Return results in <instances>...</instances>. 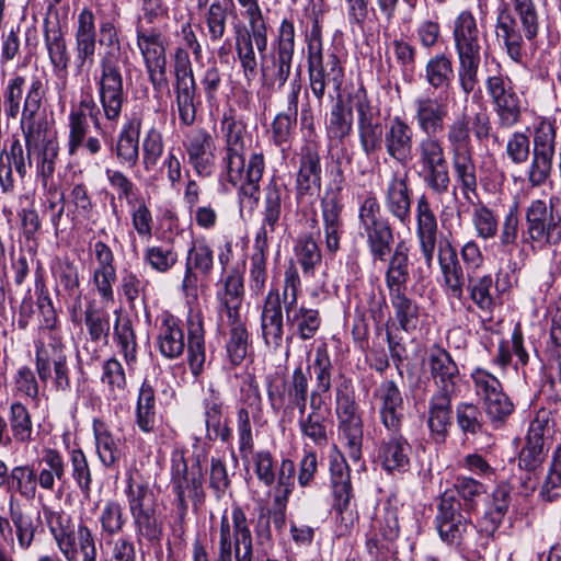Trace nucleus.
Returning a JSON list of instances; mask_svg holds the SVG:
<instances>
[{"label":"nucleus","instance_id":"obj_1","mask_svg":"<svg viewBox=\"0 0 561 561\" xmlns=\"http://www.w3.org/2000/svg\"><path fill=\"white\" fill-rule=\"evenodd\" d=\"M100 76L96 78L98 96L103 115L108 122H117L127 100L121 65L128 64V55L123 49L119 32L113 20L99 25Z\"/></svg>","mask_w":561,"mask_h":561},{"label":"nucleus","instance_id":"obj_2","mask_svg":"<svg viewBox=\"0 0 561 561\" xmlns=\"http://www.w3.org/2000/svg\"><path fill=\"white\" fill-rule=\"evenodd\" d=\"M507 1L497 10L495 35L507 56L514 62L523 64L525 39L533 42L539 34V13L535 0Z\"/></svg>","mask_w":561,"mask_h":561},{"label":"nucleus","instance_id":"obj_3","mask_svg":"<svg viewBox=\"0 0 561 561\" xmlns=\"http://www.w3.org/2000/svg\"><path fill=\"white\" fill-rule=\"evenodd\" d=\"M309 88L319 106L328 96L331 101L342 96L344 68L332 49L324 50L319 38H311L308 44Z\"/></svg>","mask_w":561,"mask_h":561},{"label":"nucleus","instance_id":"obj_4","mask_svg":"<svg viewBox=\"0 0 561 561\" xmlns=\"http://www.w3.org/2000/svg\"><path fill=\"white\" fill-rule=\"evenodd\" d=\"M295 26L294 23L284 19L278 27L277 35L272 43L270 51L268 35L264 50L256 49L261 57L260 71L263 84L270 89H282L287 82L295 54Z\"/></svg>","mask_w":561,"mask_h":561},{"label":"nucleus","instance_id":"obj_5","mask_svg":"<svg viewBox=\"0 0 561 561\" xmlns=\"http://www.w3.org/2000/svg\"><path fill=\"white\" fill-rule=\"evenodd\" d=\"M22 133L25 139L26 152H24L21 141L15 139L10 146L5 161L11 163V167L15 169L21 179L25 178L27 168L32 167L33 161H35L36 174L41 179L43 186L46 187L55 172L59 151L58 144L50 139L43 146H39L43 131L36 130L28 134L27 129H25Z\"/></svg>","mask_w":561,"mask_h":561},{"label":"nucleus","instance_id":"obj_6","mask_svg":"<svg viewBox=\"0 0 561 561\" xmlns=\"http://www.w3.org/2000/svg\"><path fill=\"white\" fill-rule=\"evenodd\" d=\"M244 9L248 26L236 30V53L243 76L252 80L257 75V58L254 48L264 50L267 23L263 16L259 0H237Z\"/></svg>","mask_w":561,"mask_h":561},{"label":"nucleus","instance_id":"obj_7","mask_svg":"<svg viewBox=\"0 0 561 561\" xmlns=\"http://www.w3.org/2000/svg\"><path fill=\"white\" fill-rule=\"evenodd\" d=\"M126 496L133 517L137 539L150 543L160 542L163 536V522L158 513L157 497L145 483H134L128 480Z\"/></svg>","mask_w":561,"mask_h":561},{"label":"nucleus","instance_id":"obj_8","mask_svg":"<svg viewBox=\"0 0 561 561\" xmlns=\"http://www.w3.org/2000/svg\"><path fill=\"white\" fill-rule=\"evenodd\" d=\"M559 198L546 201L533 199L525 210V242L538 243L543 247L558 245L561 242V207Z\"/></svg>","mask_w":561,"mask_h":561},{"label":"nucleus","instance_id":"obj_9","mask_svg":"<svg viewBox=\"0 0 561 561\" xmlns=\"http://www.w3.org/2000/svg\"><path fill=\"white\" fill-rule=\"evenodd\" d=\"M231 525L225 513L220 519L219 547L215 561H232V551L236 561L253 560L252 534L243 508L234 504L231 511Z\"/></svg>","mask_w":561,"mask_h":561},{"label":"nucleus","instance_id":"obj_10","mask_svg":"<svg viewBox=\"0 0 561 561\" xmlns=\"http://www.w3.org/2000/svg\"><path fill=\"white\" fill-rule=\"evenodd\" d=\"M359 231L367 239L374 259L383 261L391 252L393 232L391 225L381 214L380 204L375 194H368L358 209Z\"/></svg>","mask_w":561,"mask_h":561},{"label":"nucleus","instance_id":"obj_11","mask_svg":"<svg viewBox=\"0 0 561 561\" xmlns=\"http://www.w3.org/2000/svg\"><path fill=\"white\" fill-rule=\"evenodd\" d=\"M435 523L440 539L455 548H465L477 528L450 494L440 495Z\"/></svg>","mask_w":561,"mask_h":561},{"label":"nucleus","instance_id":"obj_12","mask_svg":"<svg viewBox=\"0 0 561 561\" xmlns=\"http://www.w3.org/2000/svg\"><path fill=\"white\" fill-rule=\"evenodd\" d=\"M357 113V131L362 151L370 157L379 152L385 140L380 110L371 104L365 89H357L351 96Z\"/></svg>","mask_w":561,"mask_h":561},{"label":"nucleus","instance_id":"obj_13","mask_svg":"<svg viewBox=\"0 0 561 561\" xmlns=\"http://www.w3.org/2000/svg\"><path fill=\"white\" fill-rule=\"evenodd\" d=\"M136 41L153 89L161 90L168 83L165 45L161 30L140 23L136 25Z\"/></svg>","mask_w":561,"mask_h":561},{"label":"nucleus","instance_id":"obj_14","mask_svg":"<svg viewBox=\"0 0 561 561\" xmlns=\"http://www.w3.org/2000/svg\"><path fill=\"white\" fill-rule=\"evenodd\" d=\"M479 141L491 135L492 124L485 112H478L471 118L467 113L456 116L446 127V139L450 156L473 152L471 130Z\"/></svg>","mask_w":561,"mask_h":561},{"label":"nucleus","instance_id":"obj_15","mask_svg":"<svg viewBox=\"0 0 561 561\" xmlns=\"http://www.w3.org/2000/svg\"><path fill=\"white\" fill-rule=\"evenodd\" d=\"M174 90L180 121L191 126L196 118V81L186 48L176 47L174 50Z\"/></svg>","mask_w":561,"mask_h":561},{"label":"nucleus","instance_id":"obj_16","mask_svg":"<svg viewBox=\"0 0 561 561\" xmlns=\"http://www.w3.org/2000/svg\"><path fill=\"white\" fill-rule=\"evenodd\" d=\"M183 148L187 162L198 176L209 178L216 167V144L213 135L203 127H193L184 134Z\"/></svg>","mask_w":561,"mask_h":561},{"label":"nucleus","instance_id":"obj_17","mask_svg":"<svg viewBox=\"0 0 561 561\" xmlns=\"http://www.w3.org/2000/svg\"><path fill=\"white\" fill-rule=\"evenodd\" d=\"M321 158L319 144L307 140L298 153V170L295 179L296 198L298 201L313 195L321 187Z\"/></svg>","mask_w":561,"mask_h":561},{"label":"nucleus","instance_id":"obj_18","mask_svg":"<svg viewBox=\"0 0 561 561\" xmlns=\"http://www.w3.org/2000/svg\"><path fill=\"white\" fill-rule=\"evenodd\" d=\"M297 293L296 283H284L282 299L286 320L296 330L301 340H310L318 332L321 319L318 310L304 307L297 309Z\"/></svg>","mask_w":561,"mask_h":561},{"label":"nucleus","instance_id":"obj_19","mask_svg":"<svg viewBox=\"0 0 561 561\" xmlns=\"http://www.w3.org/2000/svg\"><path fill=\"white\" fill-rule=\"evenodd\" d=\"M427 364L435 387L433 394L456 396L460 374L450 354L445 348L434 345L428 354Z\"/></svg>","mask_w":561,"mask_h":561},{"label":"nucleus","instance_id":"obj_20","mask_svg":"<svg viewBox=\"0 0 561 561\" xmlns=\"http://www.w3.org/2000/svg\"><path fill=\"white\" fill-rule=\"evenodd\" d=\"M548 420L537 415L529 424L526 443L518 454L519 470L540 471L548 454Z\"/></svg>","mask_w":561,"mask_h":561},{"label":"nucleus","instance_id":"obj_21","mask_svg":"<svg viewBox=\"0 0 561 561\" xmlns=\"http://www.w3.org/2000/svg\"><path fill=\"white\" fill-rule=\"evenodd\" d=\"M453 39L458 58H481V32L471 11L463 10L456 16Z\"/></svg>","mask_w":561,"mask_h":561},{"label":"nucleus","instance_id":"obj_22","mask_svg":"<svg viewBox=\"0 0 561 561\" xmlns=\"http://www.w3.org/2000/svg\"><path fill=\"white\" fill-rule=\"evenodd\" d=\"M283 307L282 290L271 289L261 314V330L264 343L273 351H278L283 345Z\"/></svg>","mask_w":561,"mask_h":561},{"label":"nucleus","instance_id":"obj_23","mask_svg":"<svg viewBox=\"0 0 561 561\" xmlns=\"http://www.w3.org/2000/svg\"><path fill=\"white\" fill-rule=\"evenodd\" d=\"M414 121L421 133L436 136L444 130L448 114L447 104L438 98L419 95L413 101Z\"/></svg>","mask_w":561,"mask_h":561},{"label":"nucleus","instance_id":"obj_24","mask_svg":"<svg viewBox=\"0 0 561 561\" xmlns=\"http://www.w3.org/2000/svg\"><path fill=\"white\" fill-rule=\"evenodd\" d=\"M414 131L409 123L401 116H394L385 128V149L387 154L399 162L405 164L412 153Z\"/></svg>","mask_w":561,"mask_h":561},{"label":"nucleus","instance_id":"obj_25","mask_svg":"<svg viewBox=\"0 0 561 561\" xmlns=\"http://www.w3.org/2000/svg\"><path fill=\"white\" fill-rule=\"evenodd\" d=\"M387 211L400 224L407 225L411 220V190L408 174L393 173L383 192Z\"/></svg>","mask_w":561,"mask_h":561},{"label":"nucleus","instance_id":"obj_26","mask_svg":"<svg viewBox=\"0 0 561 561\" xmlns=\"http://www.w3.org/2000/svg\"><path fill=\"white\" fill-rule=\"evenodd\" d=\"M301 85L293 83V90L288 95V105L285 112L278 113L271 124V137L273 144L286 156L291 147V140L297 124L298 95Z\"/></svg>","mask_w":561,"mask_h":561},{"label":"nucleus","instance_id":"obj_27","mask_svg":"<svg viewBox=\"0 0 561 561\" xmlns=\"http://www.w3.org/2000/svg\"><path fill=\"white\" fill-rule=\"evenodd\" d=\"M411 446L398 432L382 438L377 450V461L389 473H403L410 467Z\"/></svg>","mask_w":561,"mask_h":561},{"label":"nucleus","instance_id":"obj_28","mask_svg":"<svg viewBox=\"0 0 561 561\" xmlns=\"http://www.w3.org/2000/svg\"><path fill=\"white\" fill-rule=\"evenodd\" d=\"M415 217L416 236L420 249L427 266H430L434 259L438 227L436 216L431 207L428 198L425 195L417 198Z\"/></svg>","mask_w":561,"mask_h":561},{"label":"nucleus","instance_id":"obj_29","mask_svg":"<svg viewBox=\"0 0 561 561\" xmlns=\"http://www.w3.org/2000/svg\"><path fill=\"white\" fill-rule=\"evenodd\" d=\"M26 93L21 112V129H27L28 134L36 130L43 131L44 122L37 118L47 93V84L39 77H33L25 85Z\"/></svg>","mask_w":561,"mask_h":561},{"label":"nucleus","instance_id":"obj_30","mask_svg":"<svg viewBox=\"0 0 561 561\" xmlns=\"http://www.w3.org/2000/svg\"><path fill=\"white\" fill-rule=\"evenodd\" d=\"M171 485L174 494L198 499L203 495V474L197 462L188 469L183 456L172 459Z\"/></svg>","mask_w":561,"mask_h":561},{"label":"nucleus","instance_id":"obj_31","mask_svg":"<svg viewBox=\"0 0 561 561\" xmlns=\"http://www.w3.org/2000/svg\"><path fill=\"white\" fill-rule=\"evenodd\" d=\"M44 517L47 527L66 560L72 561L77 557V547L75 545V528L69 516L62 512L50 508L44 510Z\"/></svg>","mask_w":561,"mask_h":561},{"label":"nucleus","instance_id":"obj_32","mask_svg":"<svg viewBox=\"0 0 561 561\" xmlns=\"http://www.w3.org/2000/svg\"><path fill=\"white\" fill-rule=\"evenodd\" d=\"M44 41L54 72L64 79L68 75L70 56L65 38V34L58 23H51L48 20L44 23Z\"/></svg>","mask_w":561,"mask_h":561},{"label":"nucleus","instance_id":"obj_33","mask_svg":"<svg viewBox=\"0 0 561 561\" xmlns=\"http://www.w3.org/2000/svg\"><path fill=\"white\" fill-rule=\"evenodd\" d=\"M309 389V381L301 366L297 367L289 379L270 381L267 386V398L273 411L278 412L285 404L295 399V393H304Z\"/></svg>","mask_w":561,"mask_h":561},{"label":"nucleus","instance_id":"obj_34","mask_svg":"<svg viewBox=\"0 0 561 561\" xmlns=\"http://www.w3.org/2000/svg\"><path fill=\"white\" fill-rule=\"evenodd\" d=\"M377 396L381 402L380 417L382 424L390 432L400 431L403 416V399L398 386L392 380L383 381Z\"/></svg>","mask_w":561,"mask_h":561},{"label":"nucleus","instance_id":"obj_35","mask_svg":"<svg viewBox=\"0 0 561 561\" xmlns=\"http://www.w3.org/2000/svg\"><path fill=\"white\" fill-rule=\"evenodd\" d=\"M76 28V51L79 67L92 65L96 48V33L93 12L84 8L78 15Z\"/></svg>","mask_w":561,"mask_h":561},{"label":"nucleus","instance_id":"obj_36","mask_svg":"<svg viewBox=\"0 0 561 561\" xmlns=\"http://www.w3.org/2000/svg\"><path fill=\"white\" fill-rule=\"evenodd\" d=\"M286 183L276 176H273L264 190V206L262 226L259 231L265 230V233L273 234L280 219L282 201L287 194Z\"/></svg>","mask_w":561,"mask_h":561},{"label":"nucleus","instance_id":"obj_37","mask_svg":"<svg viewBox=\"0 0 561 561\" xmlns=\"http://www.w3.org/2000/svg\"><path fill=\"white\" fill-rule=\"evenodd\" d=\"M455 396L432 394L428 402L427 425L432 438L438 444L445 442L453 424L451 400Z\"/></svg>","mask_w":561,"mask_h":561},{"label":"nucleus","instance_id":"obj_38","mask_svg":"<svg viewBox=\"0 0 561 561\" xmlns=\"http://www.w3.org/2000/svg\"><path fill=\"white\" fill-rule=\"evenodd\" d=\"M210 392V397L204 401L206 437L210 442H228L231 437V430L224 416V402L218 392L214 390Z\"/></svg>","mask_w":561,"mask_h":561},{"label":"nucleus","instance_id":"obj_39","mask_svg":"<svg viewBox=\"0 0 561 561\" xmlns=\"http://www.w3.org/2000/svg\"><path fill=\"white\" fill-rule=\"evenodd\" d=\"M35 362L38 378L42 382L46 383L51 377V367L54 368L67 362L60 336H53L48 342L39 339L36 342Z\"/></svg>","mask_w":561,"mask_h":561},{"label":"nucleus","instance_id":"obj_40","mask_svg":"<svg viewBox=\"0 0 561 561\" xmlns=\"http://www.w3.org/2000/svg\"><path fill=\"white\" fill-rule=\"evenodd\" d=\"M485 492L486 488L482 482L470 477L458 476L453 488L446 490L443 494L453 495L454 500L460 504V510L470 515L476 511Z\"/></svg>","mask_w":561,"mask_h":561},{"label":"nucleus","instance_id":"obj_41","mask_svg":"<svg viewBox=\"0 0 561 561\" xmlns=\"http://www.w3.org/2000/svg\"><path fill=\"white\" fill-rule=\"evenodd\" d=\"M228 331L226 334V354L229 363L236 367L239 366L248 354L249 333L244 321L240 316H230L227 318Z\"/></svg>","mask_w":561,"mask_h":561},{"label":"nucleus","instance_id":"obj_42","mask_svg":"<svg viewBox=\"0 0 561 561\" xmlns=\"http://www.w3.org/2000/svg\"><path fill=\"white\" fill-rule=\"evenodd\" d=\"M399 328L411 332L419 324V307L405 296L404 283H387Z\"/></svg>","mask_w":561,"mask_h":561},{"label":"nucleus","instance_id":"obj_43","mask_svg":"<svg viewBox=\"0 0 561 561\" xmlns=\"http://www.w3.org/2000/svg\"><path fill=\"white\" fill-rule=\"evenodd\" d=\"M140 123L130 121L124 125L113 148L121 165L134 168L139 160Z\"/></svg>","mask_w":561,"mask_h":561},{"label":"nucleus","instance_id":"obj_44","mask_svg":"<svg viewBox=\"0 0 561 561\" xmlns=\"http://www.w3.org/2000/svg\"><path fill=\"white\" fill-rule=\"evenodd\" d=\"M330 480L334 496L333 507L339 513H342L348 506L352 496L350 469L343 459L331 460Z\"/></svg>","mask_w":561,"mask_h":561},{"label":"nucleus","instance_id":"obj_45","mask_svg":"<svg viewBox=\"0 0 561 561\" xmlns=\"http://www.w3.org/2000/svg\"><path fill=\"white\" fill-rule=\"evenodd\" d=\"M188 364L194 376H198L205 363V340L202 317L190 316L187 320Z\"/></svg>","mask_w":561,"mask_h":561},{"label":"nucleus","instance_id":"obj_46","mask_svg":"<svg viewBox=\"0 0 561 561\" xmlns=\"http://www.w3.org/2000/svg\"><path fill=\"white\" fill-rule=\"evenodd\" d=\"M98 106L92 98L82 99L78 108L72 110L69 114V136H68V153L75 156L78 149L83 145L84 137L88 134L89 124L85 122V114Z\"/></svg>","mask_w":561,"mask_h":561},{"label":"nucleus","instance_id":"obj_47","mask_svg":"<svg viewBox=\"0 0 561 561\" xmlns=\"http://www.w3.org/2000/svg\"><path fill=\"white\" fill-rule=\"evenodd\" d=\"M158 346L160 353L170 359L179 357L185 347L184 333L178 320L167 317L159 331Z\"/></svg>","mask_w":561,"mask_h":561},{"label":"nucleus","instance_id":"obj_48","mask_svg":"<svg viewBox=\"0 0 561 561\" xmlns=\"http://www.w3.org/2000/svg\"><path fill=\"white\" fill-rule=\"evenodd\" d=\"M234 5L231 0H215L207 8L204 20L207 27L208 38L211 43H217L224 38L227 33V21L229 14L233 13Z\"/></svg>","mask_w":561,"mask_h":561},{"label":"nucleus","instance_id":"obj_49","mask_svg":"<svg viewBox=\"0 0 561 561\" xmlns=\"http://www.w3.org/2000/svg\"><path fill=\"white\" fill-rule=\"evenodd\" d=\"M451 167L462 195L469 198V194L476 193L478 188L477 167L473 152L453 154Z\"/></svg>","mask_w":561,"mask_h":561},{"label":"nucleus","instance_id":"obj_50","mask_svg":"<svg viewBox=\"0 0 561 561\" xmlns=\"http://www.w3.org/2000/svg\"><path fill=\"white\" fill-rule=\"evenodd\" d=\"M93 432L100 461L106 468L115 467L122 457L117 440L102 422L94 421Z\"/></svg>","mask_w":561,"mask_h":561},{"label":"nucleus","instance_id":"obj_51","mask_svg":"<svg viewBox=\"0 0 561 561\" xmlns=\"http://www.w3.org/2000/svg\"><path fill=\"white\" fill-rule=\"evenodd\" d=\"M265 170V159L262 152L251 153L245 175L239 185V192L241 195L253 201L254 204L259 203L260 199V183L263 178Z\"/></svg>","mask_w":561,"mask_h":561},{"label":"nucleus","instance_id":"obj_52","mask_svg":"<svg viewBox=\"0 0 561 561\" xmlns=\"http://www.w3.org/2000/svg\"><path fill=\"white\" fill-rule=\"evenodd\" d=\"M98 520L104 542L115 540L126 525L123 506L116 501H107L101 508Z\"/></svg>","mask_w":561,"mask_h":561},{"label":"nucleus","instance_id":"obj_53","mask_svg":"<svg viewBox=\"0 0 561 561\" xmlns=\"http://www.w3.org/2000/svg\"><path fill=\"white\" fill-rule=\"evenodd\" d=\"M424 79L435 90L448 88L454 79L453 61L445 54H437L428 59Z\"/></svg>","mask_w":561,"mask_h":561},{"label":"nucleus","instance_id":"obj_54","mask_svg":"<svg viewBox=\"0 0 561 561\" xmlns=\"http://www.w3.org/2000/svg\"><path fill=\"white\" fill-rule=\"evenodd\" d=\"M334 100L335 104L330 112L327 130L330 138L343 141L352 133L353 112L352 107L346 106L342 96Z\"/></svg>","mask_w":561,"mask_h":561},{"label":"nucleus","instance_id":"obj_55","mask_svg":"<svg viewBox=\"0 0 561 561\" xmlns=\"http://www.w3.org/2000/svg\"><path fill=\"white\" fill-rule=\"evenodd\" d=\"M9 426L16 443L28 444L33 438V422L27 408L16 401L9 408Z\"/></svg>","mask_w":561,"mask_h":561},{"label":"nucleus","instance_id":"obj_56","mask_svg":"<svg viewBox=\"0 0 561 561\" xmlns=\"http://www.w3.org/2000/svg\"><path fill=\"white\" fill-rule=\"evenodd\" d=\"M416 161L421 170L448 162L443 140L437 136H426L419 140Z\"/></svg>","mask_w":561,"mask_h":561},{"label":"nucleus","instance_id":"obj_57","mask_svg":"<svg viewBox=\"0 0 561 561\" xmlns=\"http://www.w3.org/2000/svg\"><path fill=\"white\" fill-rule=\"evenodd\" d=\"M136 423L138 427L149 433L156 423V394L153 387L145 380L139 389L136 407Z\"/></svg>","mask_w":561,"mask_h":561},{"label":"nucleus","instance_id":"obj_58","mask_svg":"<svg viewBox=\"0 0 561 561\" xmlns=\"http://www.w3.org/2000/svg\"><path fill=\"white\" fill-rule=\"evenodd\" d=\"M339 432L345 442L347 454L354 461L362 457L363 421L360 415L339 419Z\"/></svg>","mask_w":561,"mask_h":561},{"label":"nucleus","instance_id":"obj_59","mask_svg":"<svg viewBox=\"0 0 561 561\" xmlns=\"http://www.w3.org/2000/svg\"><path fill=\"white\" fill-rule=\"evenodd\" d=\"M481 58H458L457 79L458 84L465 94L466 99L470 93H473V102L482 99V92L478 88L479 77L478 71Z\"/></svg>","mask_w":561,"mask_h":561},{"label":"nucleus","instance_id":"obj_60","mask_svg":"<svg viewBox=\"0 0 561 561\" xmlns=\"http://www.w3.org/2000/svg\"><path fill=\"white\" fill-rule=\"evenodd\" d=\"M557 128L549 119H541L534 130L533 156L553 160L556 154Z\"/></svg>","mask_w":561,"mask_h":561},{"label":"nucleus","instance_id":"obj_61","mask_svg":"<svg viewBox=\"0 0 561 561\" xmlns=\"http://www.w3.org/2000/svg\"><path fill=\"white\" fill-rule=\"evenodd\" d=\"M116 321L114 323V339L117 341L121 352L126 363L133 364L137 358V341L133 329L131 320L127 317L122 318L116 311Z\"/></svg>","mask_w":561,"mask_h":561},{"label":"nucleus","instance_id":"obj_62","mask_svg":"<svg viewBox=\"0 0 561 561\" xmlns=\"http://www.w3.org/2000/svg\"><path fill=\"white\" fill-rule=\"evenodd\" d=\"M10 518L15 529L16 541L22 550H28L34 541L38 528V522L31 515L10 505Z\"/></svg>","mask_w":561,"mask_h":561},{"label":"nucleus","instance_id":"obj_63","mask_svg":"<svg viewBox=\"0 0 561 561\" xmlns=\"http://www.w3.org/2000/svg\"><path fill=\"white\" fill-rule=\"evenodd\" d=\"M297 264L302 270V277L314 276V267L321 263V252L311 236L301 238L296 245Z\"/></svg>","mask_w":561,"mask_h":561},{"label":"nucleus","instance_id":"obj_64","mask_svg":"<svg viewBox=\"0 0 561 561\" xmlns=\"http://www.w3.org/2000/svg\"><path fill=\"white\" fill-rule=\"evenodd\" d=\"M213 266V251L205 243L193 244L186 260V278L205 277Z\"/></svg>","mask_w":561,"mask_h":561}]
</instances>
